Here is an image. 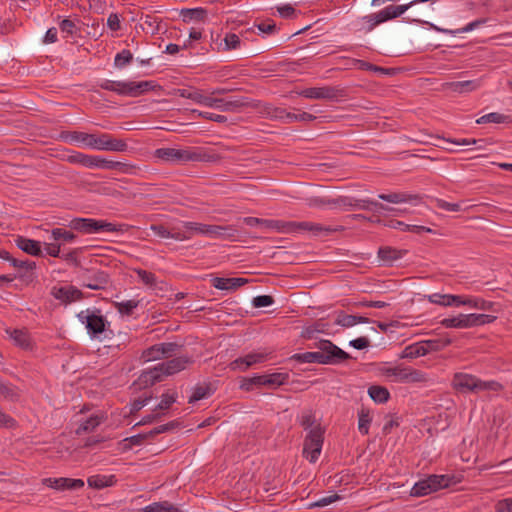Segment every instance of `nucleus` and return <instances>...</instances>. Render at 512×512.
Segmentation results:
<instances>
[{"mask_svg": "<svg viewBox=\"0 0 512 512\" xmlns=\"http://www.w3.org/2000/svg\"><path fill=\"white\" fill-rule=\"evenodd\" d=\"M0 427L14 429L17 427V421L0 409Z\"/></svg>", "mask_w": 512, "mask_h": 512, "instance_id": "obj_64", "label": "nucleus"}, {"mask_svg": "<svg viewBox=\"0 0 512 512\" xmlns=\"http://www.w3.org/2000/svg\"><path fill=\"white\" fill-rule=\"evenodd\" d=\"M512 122L511 117L509 115H504L498 112H492L486 115L481 116L476 120L477 124H485V123H510Z\"/></svg>", "mask_w": 512, "mask_h": 512, "instance_id": "obj_40", "label": "nucleus"}, {"mask_svg": "<svg viewBox=\"0 0 512 512\" xmlns=\"http://www.w3.org/2000/svg\"><path fill=\"white\" fill-rule=\"evenodd\" d=\"M0 395L11 402H17L20 399L18 388L12 384L0 380Z\"/></svg>", "mask_w": 512, "mask_h": 512, "instance_id": "obj_39", "label": "nucleus"}, {"mask_svg": "<svg viewBox=\"0 0 512 512\" xmlns=\"http://www.w3.org/2000/svg\"><path fill=\"white\" fill-rule=\"evenodd\" d=\"M406 252V250L385 246L379 248L378 257L385 265H392L394 261L400 259Z\"/></svg>", "mask_w": 512, "mask_h": 512, "instance_id": "obj_26", "label": "nucleus"}, {"mask_svg": "<svg viewBox=\"0 0 512 512\" xmlns=\"http://www.w3.org/2000/svg\"><path fill=\"white\" fill-rule=\"evenodd\" d=\"M353 208H359V209L369 210V211H374V212L395 211V209L393 207H390V206L384 205L380 202L369 200V199H356L354 201Z\"/></svg>", "mask_w": 512, "mask_h": 512, "instance_id": "obj_27", "label": "nucleus"}, {"mask_svg": "<svg viewBox=\"0 0 512 512\" xmlns=\"http://www.w3.org/2000/svg\"><path fill=\"white\" fill-rule=\"evenodd\" d=\"M178 95L203 105L205 95L198 89H179Z\"/></svg>", "mask_w": 512, "mask_h": 512, "instance_id": "obj_47", "label": "nucleus"}, {"mask_svg": "<svg viewBox=\"0 0 512 512\" xmlns=\"http://www.w3.org/2000/svg\"><path fill=\"white\" fill-rule=\"evenodd\" d=\"M315 423H316L315 415L311 410L306 411L302 414L301 420H300V425L305 430L310 431V429H312L316 426Z\"/></svg>", "mask_w": 512, "mask_h": 512, "instance_id": "obj_58", "label": "nucleus"}, {"mask_svg": "<svg viewBox=\"0 0 512 512\" xmlns=\"http://www.w3.org/2000/svg\"><path fill=\"white\" fill-rule=\"evenodd\" d=\"M211 228H215L214 232L210 233V236L214 237H222L224 239H228L231 241L237 240L238 230L233 226H220V225H211Z\"/></svg>", "mask_w": 512, "mask_h": 512, "instance_id": "obj_31", "label": "nucleus"}, {"mask_svg": "<svg viewBox=\"0 0 512 512\" xmlns=\"http://www.w3.org/2000/svg\"><path fill=\"white\" fill-rule=\"evenodd\" d=\"M162 380L163 374L159 369V366L156 365L152 369L143 371L134 384L138 385L139 388H147Z\"/></svg>", "mask_w": 512, "mask_h": 512, "instance_id": "obj_19", "label": "nucleus"}, {"mask_svg": "<svg viewBox=\"0 0 512 512\" xmlns=\"http://www.w3.org/2000/svg\"><path fill=\"white\" fill-rule=\"evenodd\" d=\"M325 428L319 423L308 432L303 443V456L311 463H315L322 450Z\"/></svg>", "mask_w": 512, "mask_h": 512, "instance_id": "obj_8", "label": "nucleus"}, {"mask_svg": "<svg viewBox=\"0 0 512 512\" xmlns=\"http://www.w3.org/2000/svg\"><path fill=\"white\" fill-rule=\"evenodd\" d=\"M248 106H250V103L248 102V99L245 97L233 98L230 100L224 99V103L221 106V110L226 112H236L239 111L241 108Z\"/></svg>", "mask_w": 512, "mask_h": 512, "instance_id": "obj_37", "label": "nucleus"}, {"mask_svg": "<svg viewBox=\"0 0 512 512\" xmlns=\"http://www.w3.org/2000/svg\"><path fill=\"white\" fill-rule=\"evenodd\" d=\"M424 345V348L427 350V354L430 352H436L444 349L452 343V340L448 337L445 338H437V339H429L421 341Z\"/></svg>", "mask_w": 512, "mask_h": 512, "instance_id": "obj_36", "label": "nucleus"}, {"mask_svg": "<svg viewBox=\"0 0 512 512\" xmlns=\"http://www.w3.org/2000/svg\"><path fill=\"white\" fill-rule=\"evenodd\" d=\"M139 305V301L137 300H128L120 303H116L117 310L120 314L130 316L133 313V310L137 308Z\"/></svg>", "mask_w": 512, "mask_h": 512, "instance_id": "obj_53", "label": "nucleus"}, {"mask_svg": "<svg viewBox=\"0 0 512 512\" xmlns=\"http://www.w3.org/2000/svg\"><path fill=\"white\" fill-rule=\"evenodd\" d=\"M16 246L23 252L32 256H42V250L40 242L26 238L24 236H18L15 239Z\"/></svg>", "mask_w": 512, "mask_h": 512, "instance_id": "obj_23", "label": "nucleus"}, {"mask_svg": "<svg viewBox=\"0 0 512 512\" xmlns=\"http://www.w3.org/2000/svg\"><path fill=\"white\" fill-rule=\"evenodd\" d=\"M262 226L270 230H276L278 232H296V231H309L314 235L319 234H330L335 231V229L323 226L318 223L302 221H282V220H274V219H262Z\"/></svg>", "mask_w": 512, "mask_h": 512, "instance_id": "obj_3", "label": "nucleus"}, {"mask_svg": "<svg viewBox=\"0 0 512 512\" xmlns=\"http://www.w3.org/2000/svg\"><path fill=\"white\" fill-rule=\"evenodd\" d=\"M299 94L307 99H323L329 101H338L348 96L347 89L341 86L311 87L302 90Z\"/></svg>", "mask_w": 512, "mask_h": 512, "instance_id": "obj_11", "label": "nucleus"}, {"mask_svg": "<svg viewBox=\"0 0 512 512\" xmlns=\"http://www.w3.org/2000/svg\"><path fill=\"white\" fill-rule=\"evenodd\" d=\"M6 333L21 348L28 349L30 347V337L26 329H7Z\"/></svg>", "mask_w": 512, "mask_h": 512, "instance_id": "obj_30", "label": "nucleus"}, {"mask_svg": "<svg viewBox=\"0 0 512 512\" xmlns=\"http://www.w3.org/2000/svg\"><path fill=\"white\" fill-rule=\"evenodd\" d=\"M224 43V50H232L237 49L240 46L241 41L238 35L234 33H228L224 38Z\"/></svg>", "mask_w": 512, "mask_h": 512, "instance_id": "obj_62", "label": "nucleus"}, {"mask_svg": "<svg viewBox=\"0 0 512 512\" xmlns=\"http://www.w3.org/2000/svg\"><path fill=\"white\" fill-rule=\"evenodd\" d=\"M451 478L448 475H429L427 478L416 482L410 491L412 497H423L447 488L450 485Z\"/></svg>", "mask_w": 512, "mask_h": 512, "instance_id": "obj_9", "label": "nucleus"}, {"mask_svg": "<svg viewBox=\"0 0 512 512\" xmlns=\"http://www.w3.org/2000/svg\"><path fill=\"white\" fill-rule=\"evenodd\" d=\"M82 286L92 290H104L110 282L109 274L102 270L86 269L82 274Z\"/></svg>", "mask_w": 512, "mask_h": 512, "instance_id": "obj_13", "label": "nucleus"}, {"mask_svg": "<svg viewBox=\"0 0 512 512\" xmlns=\"http://www.w3.org/2000/svg\"><path fill=\"white\" fill-rule=\"evenodd\" d=\"M340 499H341V497L338 494L334 493L332 495L322 497L313 503H310L308 505V508L312 509V508H316V507H324V506H327V505H329L337 500H340Z\"/></svg>", "mask_w": 512, "mask_h": 512, "instance_id": "obj_59", "label": "nucleus"}, {"mask_svg": "<svg viewBox=\"0 0 512 512\" xmlns=\"http://www.w3.org/2000/svg\"><path fill=\"white\" fill-rule=\"evenodd\" d=\"M51 236L54 241H63L66 243L73 242L77 238V235L72 231L62 228H54L51 231Z\"/></svg>", "mask_w": 512, "mask_h": 512, "instance_id": "obj_44", "label": "nucleus"}, {"mask_svg": "<svg viewBox=\"0 0 512 512\" xmlns=\"http://www.w3.org/2000/svg\"><path fill=\"white\" fill-rule=\"evenodd\" d=\"M77 317L81 323L85 324L87 333L94 338L103 333L109 325V322L99 309L81 311L77 314Z\"/></svg>", "mask_w": 512, "mask_h": 512, "instance_id": "obj_10", "label": "nucleus"}, {"mask_svg": "<svg viewBox=\"0 0 512 512\" xmlns=\"http://www.w3.org/2000/svg\"><path fill=\"white\" fill-rule=\"evenodd\" d=\"M248 283L246 278H223L214 277L212 279V285L219 290H235Z\"/></svg>", "mask_w": 512, "mask_h": 512, "instance_id": "obj_24", "label": "nucleus"}, {"mask_svg": "<svg viewBox=\"0 0 512 512\" xmlns=\"http://www.w3.org/2000/svg\"><path fill=\"white\" fill-rule=\"evenodd\" d=\"M51 294L65 304L80 300L83 296L82 292L74 286L53 287Z\"/></svg>", "mask_w": 512, "mask_h": 512, "instance_id": "obj_17", "label": "nucleus"}, {"mask_svg": "<svg viewBox=\"0 0 512 512\" xmlns=\"http://www.w3.org/2000/svg\"><path fill=\"white\" fill-rule=\"evenodd\" d=\"M313 348H318L316 352L296 353L291 356V360L300 363H318V364H340L349 359L351 355L339 348L330 340H319L314 343Z\"/></svg>", "mask_w": 512, "mask_h": 512, "instance_id": "obj_1", "label": "nucleus"}, {"mask_svg": "<svg viewBox=\"0 0 512 512\" xmlns=\"http://www.w3.org/2000/svg\"><path fill=\"white\" fill-rule=\"evenodd\" d=\"M99 87L128 97H138L148 91L154 90L156 87L161 88V86L156 85L154 81L135 82L113 80H104L99 84Z\"/></svg>", "mask_w": 512, "mask_h": 512, "instance_id": "obj_4", "label": "nucleus"}, {"mask_svg": "<svg viewBox=\"0 0 512 512\" xmlns=\"http://www.w3.org/2000/svg\"><path fill=\"white\" fill-rule=\"evenodd\" d=\"M102 422V417L99 416H91L86 421L81 423L76 429L75 433L77 435H82L84 433H89L94 431Z\"/></svg>", "mask_w": 512, "mask_h": 512, "instance_id": "obj_41", "label": "nucleus"}, {"mask_svg": "<svg viewBox=\"0 0 512 512\" xmlns=\"http://www.w3.org/2000/svg\"><path fill=\"white\" fill-rule=\"evenodd\" d=\"M87 483L91 488L103 489L113 486L116 483L115 475H93L87 479Z\"/></svg>", "mask_w": 512, "mask_h": 512, "instance_id": "obj_28", "label": "nucleus"}, {"mask_svg": "<svg viewBox=\"0 0 512 512\" xmlns=\"http://www.w3.org/2000/svg\"><path fill=\"white\" fill-rule=\"evenodd\" d=\"M101 156L87 155L81 152H75L67 157L71 164H79L86 168H99Z\"/></svg>", "mask_w": 512, "mask_h": 512, "instance_id": "obj_21", "label": "nucleus"}, {"mask_svg": "<svg viewBox=\"0 0 512 512\" xmlns=\"http://www.w3.org/2000/svg\"><path fill=\"white\" fill-rule=\"evenodd\" d=\"M154 157L161 161L175 164H185L187 162H211L215 160L214 155L207 153L202 148H158L154 151Z\"/></svg>", "mask_w": 512, "mask_h": 512, "instance_id": "obj_2", "label": "nucleus"}, {"mask_svg": "<svg viewBox=\"0 0 512 512\" xmlns=\"http://www.w3.org/2000/svg\"><path fill=\"white\" fill-rule=\"evenodd\" d=\"M452 386L455 390L466 393L495 390V386H499V384L495 381L485 382L471 374L458 372L453 376Z\"/></svg>", "mask_w": 512, "mask_h": 512, "instance_id": "obj_7", "label": "nucleus"}, {"mask_svg": "<svg viewBox=\"0 0 512 512\" xmlns=\"http://www.w3.org/2000/svg\"><path fill=\"white\" fill-rule=\"evenodd\" d=\"M264 386L263 375H257L253 377H243L240 381V389L244 391H252L254 387Z\"/></svg>", "mask_w": 512, "mask_h": 512, "instance_id": "obj_42", "label": "nucleus"}, {"mask_svg": "<svg viewBox=\"0 0 512 512\" xmlns=\"http://www.w3.org/2000/svg\"><path fill=\"white\" fill-rule=\"evenodd\" d=\"M43 484L55 490H78L84 487V481L82 479L72 478H45Z\"/></svg>", "mask_w": 512, "mask_h": 512, "instance_id": "obj_16", "label": "nucleus"}, {"mask_svg": "<svg viewBox=\"0 0 512 512\" xmlns=\"http://www.w3.org/2000/svg\"><path fill=\"white\" fill-rule=\"evenodd\" d=\"M70 228L82 233L106 232H126L129 229L127 224H113L104 220L92 218H74L70 221Z\"/></svg>", "mask_w": 512, "mask_h": 512, "instance_id": "obj_5", "label": "nucleus"}, {"mask_svg": "<svg viewBox=\"0 0 512 512\" xmlns=\"http://www.w3.org/2000/svg\"><path fill=\"white\" fill-rule=\"evenodd\" d=\"M99 168L117 169L127 173L133 168V166L119 161L106 160L105 158L101 157Z\"/></svg>", "mask_w": 512, "mask_h": 512, "instance_id": "obj_48", "label": "nucleus"}, {"mask_svg": "<svg viewBox=\"0 0 512 512\" xmlns=\"http://www.w3.org/2000/svg\"><path fill=\"white\" fill-rule=\"evenodd\" d=\"M428 300L434 304H439L442 306H452V302H450V300H454V298H452L451 294L434 293L428 296Z\"/></svg>", "mask_w": 512, "mask_h": 512, "instance_id": "obj_55", "label": "nucleus"}, {"mask_svg": "<svg viewBox=\"0 0 512 512\" xmlns=\"http://www.w3.org/2000/svg\"><path fill=\"white\" fill-rule=\"evenodd\" d=\"M177 394L164 393L161 396L160 403L156 406L155 410H168L171 405L176 401Z\"/></svg>", "mask_w": 512, "mask_h": 512, "instance_id": "obj_57", "label": "nucleus"}, {"mask_svg": "<svg viewBox=\"0 0 512 512\" xmlns=\"http://www.w3.org/2000/svg\"><path fill=\"white\" fill-rule=\"evenodd\" d=\"M161 356H163V354L160 353V348L156 347V344L143 351L142 354V358L146 361L157 360L160 359Z\"/></svg>", "mask_w": 512, "mask_h": 512, "instance_id": "obj_63", "label": "nucleus"}, {"mask_svg": "<svg viewBox=\"0 0 512 512\" xmlns=\"http://www.w3.org/2000/svg\"><path fill=\"white\" fill-rule=\"evenodd\" d=\"M180 16L184 22L192 20L204 22L207 18V10L204 8H184L181 9Z\"/></svg>", "mask_w": 512, "mask_h": 512, "instance_id": "obj_29", "label": "nucleus"}, {"mask_svg": "<svg viewBox=\"0 0 512 512\" xmlns=\"http://www.w3.org/2000/svg\"><path fill=\"white\" fill-rule=\"evenodd\" d=\"M384 375L394 377V381L401 383H424L427 381L426 374L421 370L405 367L403 365L386 368Z\"/></svg>", "mask_w": 512, "mask_h": 512, "instance_id": "obj_12", "label": "nucleus"}, {"mask_svg": "<svg viewBox=\"0 0 512 512\" xmlns=\"http://www.w3.org/2000/svg\"><path fill=\"white\" fill-rule=\"evenodd\" d=\"M274 301L271 295H259L253 298L252 305L254 308H263L272 305Z\"/></svg>", "mask_w": 512, "mask_h": 512, "instance_id": "obj_60", "label": "nucleus"}, {"mask_svg": "<svg viewBox=\"0 0 512 512\" xmlns=\"http://www.w3.org/2000/svg\"><path fill=\"white\" fill-rule=\"evenodd\" d=\"M93 148L102 151L125 152L128 150V145L123 139L115 138L108 133H102L96 134Z\"/></svg>", "mask_w": 512, "mask_h": 512, "instance_id": "obj_14", "label": "nucleus"}, {"mask_svg": "<svg viewBox=\"0 0 512 512\" xmlns=\"http://www.w3.org/2000/svg\"><path fill=\"white\" fill-rule=\"evenodd\" d=\"M156 347L160 348V353H162L163 356H172L173 354L177 353V351L181 348V345L175 342H166L156 344Z\"/></svg>", "mask_w": 512, "mask_h": 512, "instance_id": "obj_56", "label": "nucleus"}, {"mask_svg": "<svg viewBox=\"0 0 512 512\" xmlns=\"http://www.w3.org/2000/svg\"><path fill=\"white\" fill-rule=\"evenodd\" d=\"M325 330V324L322 322H316L313 325L307 326L301 332V337L304 339H313L315 334L322 333Z\"/></svg>", "mask_w": 512, "mask_h": 512, "instance_id": "obj_50", "label": "nucleus"}, {"mask_svg": "<svg viewBox=\"0 0 512 512\" xmlns=\"http://www.w3.org/2000/svg\"><path fill=\"white\" fill-rule=\"evenodd\" d=\"M409 15L413 21L419 23H428L427 19L431 16V11H428L426 8L416 7L414 5L409 9Z\"/></svg>", "mask_w": 512, "mask_h": 512, "instance_id": "obj_45", "label": "nucleus"}, {"mask_svg": "<svg viewBox=\"0 0 512 512\" xmlns=\"http://www.w3.org/2000/svg\"><path fill=\"white\" fill-rule=\"evenodd\" d=\"M145 435L143 433H139L137 435H133L131 437H127L123 440L124 449H130L132 446H138L143 444L145 441Z\"/></svg>", "mask_w": 512, "mask_h": 512, "instance_id": "obj_61", "label": "nucleus"}, {"mask_svg": "<svg viewBox=\"0 0 512 512\" xmlns=\"http://www.w3.org/2000/svg\"><path fill=\"white\" fill-rule=\"evenodd\" d=\"M496 318V316L488 314H459L454 317L444 318L440 323L445 328L465 329L493 323Z\"/></svg>", "mask_w": 512, "mask_h": 512, "instance_id": "obj_6", "label": "nucleus"}, {"mask_svg": "<svg viewBox=\"0 0 512 512\" xmlns=\"http://www.w3.org/2000/svg\"><path fill=\"white\" fill-rule=\"evenodd\" d=\"M481 86V81L479 79L475 80H465V81H455V82H446L443 84V88L450 90L455 93H467L478 89Z\"/></svg>", "mask_w": 512, "mask_h": 512, "instance_id": "obj_20", "label": "nucleus"}, {"mask_svg": "<svg viewBox=\"0 0 512 512\" xmlns=\"http://www.w3.org/2000/svg\"><path fill=\"white\" fill-rule=\"evenodd\" d=\"M139 512H184L177 506L171 504L168 501H162V502H154L143 509H141Z\"/></svg>", "mask_w": 512, "mask_h": 512, "instance_id": "obj_32", "label": "nucleus"}, {"mask_svg": "<svg viewBox=\"0 0 512 512\" xmlns=\"http://www.w3.org/2000/svg\"><path fill=\"white\" fill-rule=\"evenodd\" d=\"M425 355H427V350L424 348L423 343L420 341L406 346L402 351L400 358L413 359Z\"/></svg>", "mask_w": 512, "mask_h": 512, "instance_id": "obj_34", "label": "nucleus"}, {"mask_svg": "<svg viewBox=\"0 0 512 512\" xmlns=\"http://www.w3.org/2000/svg\"><path fill=\"white\" fill-rule=\"evenodd\" d=\"M378 198L389 203H402V202H419L421 197L416 194H409L405 192H392L389 194H379Z\"/></svg>", "mask_w": 512, "mask_h": 512, "instance_id": "obj_25", "label": "nucleus"}, {"mask_svg": "<svg viewBox=\"0 0 512 512\" xmlns=\"http://www.w3.org/2000/svg\"><path fill=\"white\" fill-rule=\"evenodd\" d=\"M335 324L349 328L356 325L355 315L346 314L344 311H339L336 314Z\"/></svg>", "mask_w": 512, "mask_h": 512, "instance_id": "obj_51", "label": "nucleus"}, {"mask_svg": "<svg viewBox=\"0 0 512 512\" xmlns=\"http://www.w3.org/2000/svg\"><path fill=\"white\" fill-rule=\"evenodd\" d=\"M494 305H495L494 302L486 301L482 298L471 297V296L467 302V306L474 308V309L483 310V311H494Z\"/></svg>", "mask_w": 512, "mask_h": 512, "instance_id": "obj_46", "label": "nucleus"}, {"mask_svg": "<svg viewBox=\"0 0 512 512\" xmlns=\"http://www.w3.org/2000/svg\"><path fill=\"white\" fill-rule=\"evenodd\" d=\"M184 227L187 230L204 235H210V233L214 232L215 230V228H211V225L197 222H185Z\"/></svg>", "mask_w": 512, "mask_h": 512, "instance_id": "obj_49", "label": "nucleus"}, {"mask_svg": "<svg viewBox=\"0 0 512 512\" xmlns=\"http://www.w3.org/2000/svg\"><path fill=\"white\" fill-rule=\"evenodd\" d=\"M192 363V357L178 356L166 362L159 363L158 366L163 376H169L184 370L188 365Z\"/></svg>", "mask_w": 512, "mask_h": 512, "instance_id": "obj_15", "label": "nucleus"}, {"mask_svg": "<svg viewBox=\"0 0 512 512\" xmlns=\"http://www.w3.org/2000/svg\"><path fill=\"white\" fill-rule=\"evenodd\" d=\"M266 359V355L263 353H249L244 357H239L229 364L231 370L245 371L250 366L256 363H261Z\"/></svg>", "mask_w": 512, "mask_h": 512, "instance_id": "obj_18", "label": "nucleus"}, {"mask_svg": "<svg viewBox=\"0 0 512 512\" xmlns=\"http://www.w3.org/2000/svg\"><path fill=\"white\" fill-rule=\"evenodd\" d=\"M212 393L211 387L209 384L197 385L194 388L192 395L188 399V403H195L199 400H202Z\"/></svg>", "mask_w": 512, "mask_h": 512, "instance_id": "obj_43", "label": "nucleus"}, {"mask_svg": "<svg viewBox=\"0 0 512 512\" xmlns=\"http://www.w3.org/2000/svg\"><path fill=\"white\" fill-rule=\"evenodd\" d=\"M135 272L137 273L138 277L141 279V281L148 287L153 288L156 286V276L154 273L143 270V269H136Z\"/></svg>", "mask_w": 512, "mask_h": 512, "instance_id": "obj_54", "label": "nucleus"}, {"mask_svg": "<svg viewBox=\"0 0 512 512\" xmlns=\"http://www.w3.org/2000/svg\"><path fill=\"white\" fill-rule=\"evenodd\" d=\"M368 395L376 403H386L390 399V392L384 386L372 385L368 388Z\"/></svg>", "mask_w": 512, "mask_h": 512, "instance_id": "obj_33", "label": "nucleus"}, {"mask_svg": "<svg viewBox=\"0 0 512 512\" xmlns=\"http://www.w3.org/2000/svg\"><path fill=\"white\" fill-rule=\"evenodd\" d=\"M61 138L70 143L80 142L88 147L93 148L96 139V134H89L79 131H67L61 133Z\"/></svg>", "mask_w": 512, "mask_h": 512, "instance_id": "obj_22", "label": "nucleus"}, {"mask_svg": "<svg viewBox=\"0 0 512 512\" xmlns=\"http://www.w3.org/2000/svg\"><path fill=\"white\" fill-rule=\"evenodd\" d=\"M264 377V386H268L271 388L279 387L285 384L289 378L287 373L275 372L268 375H263Z\"/></svg>", "mask_w": 512, "mask_h": 512, "instance_id": "obj_38", "label": "nucleus"}, {"mask_svg": "<svg viewBox=\"0 0 512 512\" xmlns=\"http://www.w3.org/2000/svg\"><path fill=\"white\" fill-rule=\"evenodd\" d=\"M133 60V54L130 50L123 49L115 56L114 64L118 68H123Z\"/></svg>", "mask_w": 512, "mask_h": 512, "instance_id": "obj_52", "label": "nucleus"}, {"mask_svg": "<svg viewBox=\"0 0 512 512\" xmlns=\"http://www.w3.org/2000/svg\"><path fill=\"white\" fill-rule=\"evenodd\" d=\"M371 422L372 416L369 409L362 406L358 411V430L362 435H367L369 433Z\"/></svg>", "mask_w": 512, "mask_h": 512, "instance_id": "obj_35", "label": "nucleus"}]
</instances>
